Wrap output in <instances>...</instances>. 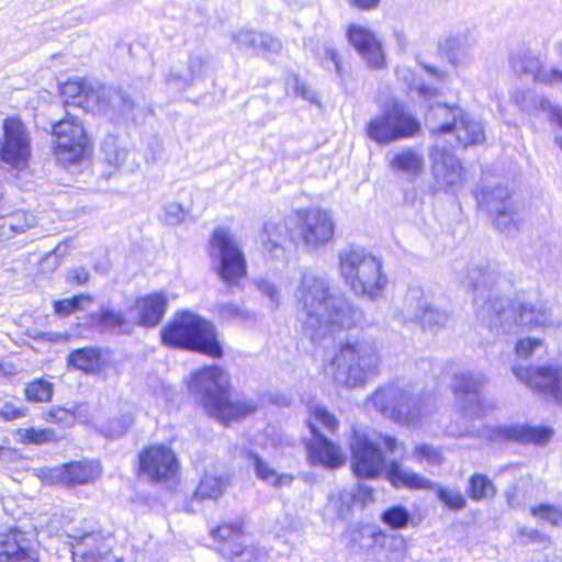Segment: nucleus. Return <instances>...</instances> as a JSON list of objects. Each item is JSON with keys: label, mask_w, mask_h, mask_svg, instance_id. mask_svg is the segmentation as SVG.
<instances>
[{"label": "nucleus", "mask_w": 562, "mask_h": 562, "mask_svg": "<svg viewBox=\"0 0 562 562\" xmlns=\"http://www.w3.org/2000/svg\"><path fill=\"white\" fill-rule=\"evenodd\" d=\"M498 278V270L488 262L474 265L468 271L469 283L475 292L476 315L491 333L507 337L526 330L559 326L560 322L553 315L552 304L547 300L538 297L535 301H512L491 295L485 297L484 291H490Z\"/></svg>", "instance_id": "1"}, {"label": "nucleus", "mask_w": 562, "mask_h": 562, "mask_svg": "<svg viewBox=\"0 0 562 562\" xmlns=\"http://www.w3.org/2000/svg\"><path fill=\"white\" fill-rule=\"evenodd\" d=\"M294 296L297 319L313 344L321 342L334 327L350 328L362 318L360 310L342 293L333 291L326 278L314 272L302 273Z\"/></svg>", "instance_id": "2"}, {"label": "nucleus", "mask_w": 562, "mask_h": 562, "mask_svg": "<svg viewBox=\"0 0 562 562\" xmlns=\"http://www.w3.org/2000/svg\"><path fill=\"white\" fill-rule=\"evenodd\" d=\"M397 77L406 82L411 90H416L426 102L428 110L425 113V125L431 134L446 135L454 132L457 145L467 148L485 140L483 124L463 113L459 106H449L447 103L432 102L437 99L439 90L429 87L415 77L407 68L396 71Z\"/></svg>", "instance_id": "3"}, {"label": "nucleus", "mask_w": 562, "mask_h": 562, "mask_svg": "<svg viewBox=\"0 0 562 562\" xmlns=\"http://www.w3.org/2000/svg\"><path fill=\"white\" fill-rule=\"evenodd\" d=\"M188 387L207 415L223 424L246 417L257 408L251 401L231 400L229 376L217 366L195 371Z\"/></svg>", "instance_id": "4"}, {"label": "nucleus", "mask_w": 562, "mask_h": 562, "mask_svg": "<svg viewBox=\"0 0 562 562\" xmlns=\"http://www.w3.org/2000/svg\"><path fill=\"white\" fill-rule=\"evenodd\" d=\"M380 364L375 341L361 337L341 342L333 358L324 363V372L337 385L358 387L378 374Z\"/></svg>", "instance_id": "5"}, {"label": "nucleus", "mask_w": 562, "mask_h": 562, "mask_svg": "<svg viewBox=\"0 0 562 562\" xmlns=\"http://www.w3.org/2000/svg\"><path fill=\"white\" fill-rule=\"evenodd\" d=\"M342 278L358 295L375 299L387 283L379 258L358 245H348L338 252Z\"/></svg>", "instance_id": "6"}, {"label": "nucleus", "mask_w": 562, "mask_h": 562, "mask_svg": "<svg viewBox=\"0 0 562 562\" xmlns=\"http://www.w3.org/2000/svg\"><path fill=\"white\" fill-rule=\"evenodd\" d=\"M166 346L198 351L214 358L223 355L215 326L200 316L181 312L161 333Z\"/></svg>", "instance_id": "7"}, {"label": "nucleus", "mask_w": 562, "mask_h": 562, "mask_svg": "<svg viewBox=\"0 0 562 562\" xmlns=\"http://www.w3.org/2000/svg\"><path fill=\"white\" fill-rule=\"evenodd\" d=\"M66 106H77L85 112L106 114L111 109L123 115H134L136 109L132 97L122 89L88 85L82 80H69L59 88Z\"/></svg>", "instance_id": "8"}, {"label": "nucleus", "mask_w": 562, "mask_h": 562, "mask_svg": "<svg viewBox=\"0 0 562 562\" xmlns=\"http://www.w3.org/2000/svg\"><path fill=\"white\" fill-rule=\"evenodd\" d=\"M381 445L392 453L396 448L397 440L392 436L353 429L350 441L351 469L357 477L374 479L380 475L385 468Z\"/></svg>", "instance_id": "9"}, {"label": "nucleus", "mask_w": 562, "mask_h": 562, "mask_svg": "<svg viewBox=\"0 0 562 562\" xmlns=\"http://www.w3.org/2000/svg\"><path fill=\"white\" fill-rule=\"evenodd\" d=\"M210 257L215 272L231 290L247 273L244 251L235 234L227 227L218 226L210 239Z\"/></svg>", "instance_id": "10"}, {"label": "nucleus", "mask_w": 562, "mask_h": 562, "mask_svg": "<svg viewBox=\"0 0 562 562\" xmlns=\"http://www.w3.org/2000/svg\"><path fill=\"white\" fill-rule=\"evenodd\" d=\"M370 401L383 416L406 426H415L424 415L423 401L411 385L392 383L381 386Z\"/></svg>", "instance_id": "11"}, {"label": "nucleus", "mask_w": 562, "mask_h": 562, "mask_svg": "<svg viewBox=\"0 0 562 562\" xmlns=\"http://www.w3.org/2000/svg\"><path fill=\"white\" fill-rule=\"evenodd\" d=\"M307 426L312 434V439L305 445L310 463L325 468H338L341 465L345 462V456L340 448L327 439L319 430V426H323L326 430L334 432L338 427L335 416L328 413L325 407L315 406L312 408Z\"/></svg>", "instance_id": "12"}, {"label": "nucleus", "mask_w": 562, "mask_h": 562, "mask_svg": "<svg viewBox=\"0 0 562 562\" xmlns=\"http://www.w3.org/2000/svg\"><path fill=\"white\" fill-rule=\"evenodd\" d=\"M419 122L397 101L386 104L383 112L367 124V136L379 145L414 136Z\"/></svg>", "instance_id": "13"}, {"label": "nucleus", "mask_w": 562, "mask_h": 562, "mask_svg": "<svg viewBox=\"0 0 562 562\" xmlns=\"http://www.w3.org/2000/svg\"><path fill=\"white\" fill-rule=\"evenodd\" d=\"M53 136L56 138L54 154L64 167L82 161L91 153V142L75 115L67 113L65 119L56 122Z\"/></svg>", "instance_id": "14"}, {"label": "nucleus", "mask_w": 562, "mask_h": 562, "mask_svg": "<svg viewBox=\"0 0 562 562\" xmlns=\"http://www.w3.org/2000/svg\"><path fill=\"white\" fill-rule=\"evenodd\" d=\"M72 562H122L116 559L106 540L100 532L82 527L66 530Z\"/></svg>", "instance_id": "15"}, {"label": "nucleus", "mask_w": 562, "mask_h": 562, "mask_svg": "<svg viewBox=\"0 0 562 562\" xmlns=\"http://www.w3.org/2000/svg\"><path fill=\"white\" fill-rule=\"evenodd\" d=\"M487 379L481 372H461L454 375L453 392L463 413L470 417H481L494 409V404L482 394Z\"/></svg>", "instance_id": "16"}, {"label": "nucleus", "mask_w": 562, "mask_h": 562, "mask_svg": "<svg viewBox=\"0 0 562 562\" xmlns=\"http://www.w3.org/2000/svg\"><path fill=\"white\" fill-rule=\"evenodd\" d=\"M31 157V138L24 123L16 117L3 122L0 139V160L13 169L26 168Z\"/></svg>", "instance_id": "17"}, {"label": "nucleus", "mask_w": 562, "mask_h": 562, "mask_svg": "<svg viewBox=\"0 0 562 562\" xmlns=\"http://www.w3.org/2000/svg\"><path fill=\"white\" fill-rule=\"evenodd\" d=\"M400 316L403 323L419 324L423 330L431 333L443 328L449 321V315L445 311L435 308L428 303L419 288H412L407 291Z\"/></svg>", "instance_id": "18"}, {"label": "nucleus", "mask_w": 562, "mask_h": 562, "mask_svg": "<svg viewBox=\"0 0 562 562\" xmlns=\"http://www.w3.org/2000/svg\"><path fill=\"white\" fill-rule=\"evenodd\" d=\"M138 461L139 475L155 483L172 480L179 471L176 453L165 445H154L143 449Z\"/></svg>", "instance_id": "19"}, {"label": "nucleus", "mask_w": 562, "mask_h": 562, "mask_svg": "<svg viewBox=\"0 0 562 562\" xmlns=\"http://www.w3.org/2000/svg\"><path fill=\"white\" fill-rule=\"evenodd\" d=\"M513 373L531 390L562 404V366L514 367Z\"/></svg>", "instance_id": "20"}, {"label": "nucleus", "mask_w": 562, "mask_h": 562, "mask_svg": "<svg viewBox=\"0 0 562 562\" xmlns=\"http://www.w3.org/2000/svg\"><path fill=\"white\" fill-rule=\"evenodd\" d=\"M297 226L304 244L316 249L331 240L335 221L328 211L311 207L297 212Z\"/></svg>", "instance_id": "21"}, {"label": "nucleus", "mask_w": 562, "mask_h": 562, "mask_svg": "<svg viewBox=\"0 0 562 562\" xmlns=\"http://www.w3.org/2000/svg\"><path fill=\"white\" fill-rule=\"evenodd\" d=\"M0 562H38L32 535L19 529L0 535Z\"/></svg>", "instance_id": "22"}, {"label": "nucleus", "mask_w": 562, "mask_h": 562, "mask_svg": "<svg viewBox=\"0 0 562 562\" xmlns=\"http://www.w3.org/2000/svg\"><path fill=\"white\" fill-rule=\"evenodd\" d=\"M552 435L553 431L549 427L514 424L492 428L488 438L494 442L515 441L543 446L549 442Z\"/></svg>", "instance_id": "23"}, {"label": "nucleus", "mask_w": 562, "mask_h": 562, "mask_svg": "<svg viewBox=\"0 0 562 562\" xmlns=\"http://www.w3.org/2000/svg\"><path fill=\"white\" fill-rule=\"evenodd\" d=\"M429 157L432 164V176L439 187L450 189L461 183L463 168L459 159L450 153V149L440 148L436 144L430 148Z\"/></svg>", "instance_id": "24"}, {"label": "nucleus", "mask_w": 562, "mask_h": 562, "mask_svg": "<svg viewBox=\"0 0 562 562\" xmlns=\"http://www.w3.org/2000/svg\"><path fill=\"white\" fill-rule=\"evenodd\" d=\"M168 300L161 292H154L148 295L138 297L131 313H135L134 323L143 327L157 326L167 311Z\"/></svg>", "instance_id": "25"}, {"label": "nucleus", "mask_w": 562, "mask_h": 562, "mask_svg": "<svg viewBox=\"0 0 562 562\" xmlns=\"http://www.w3.org/2000/svg\"><path fill=\"white\" fill-rule=\"evenodd\" d=\"M347 37L352 47L361 55L370 67L380 68L384 56L374 34L359 25H350Z\"/></svg>", "instance_id": "26"}, {"label": "nucleus", "mask_w": 562, "mask_h": 562, "mask_svg": "<svg viewBox=\"0 0 562 562\" xmlns=\"http://www.w3.org/2000/svg\"><path fill=\"white\" fill-rule=\"evenodd\" d=\"M509 61L516 74L530 76L536 83L552 85L553 68H547L530 50L513 54Z\"/></svg>", "instance_id": "27"}, {"label": "nucleus", "mask_w": 562, "mask_h": 562, "mask_svg": "<svg viewBox=\"0 0 562 562\" xmlns=\"http://www.w3.org/2000/svg\"><path fill=\"white\" fill-rule=\"evenodd\" d=\"M241 49H254L258 53H279L282 48L281 42L267 33L255 31H239L233 35Z\"/></svg>", "instance_id": "28"}, {"label": "nucleus", "mask_w": 562, "mask_h": 562, "mask_svg": "<svg viewBox=\"0 0 562 562\" xmlns=\"http://www.w3.org/2000/svg\"><path fill=\"white\" fill-rule=\"evenodd\" d=\"M512 98L521 111L531 112L535 108H539L548 112V120L562 128V108L552 104L547 98L541 97L537 103L533 95L525 90L515 91Z\"/></svg>", "instance_id": "29"}, {"label": "nucleus", "mask_w": 562, "mask_h": 562, "mask_svg": "<svg viewBox=\"0 0 562 562\" xmlns=\"http://www.w3.org/2000/svg\"><path fill=\"white\" fill-rule=\"evenodd\" d=\"M386 477L390 483L397 488L431 490L434 487V484L429 480L416 472L403 469L397 461L390 462L386 468Z\"/></svg>", "instance_id": "30"}, {"label": "nucleus", "mask_w": 562, "mask_h": 562, "mask_svg": "<svg viewBox=\"0 0 562 562\" xmlns=\"http://www.w3.org/2000/svg\"><path fill=\"white\" fill-rule=\"evenodd\" d=\"M57 477L63 484H88L98 476V468L90 462H70L61 465Z\"/></svg>", "instance_id": "31"}, {"label": "nucleus", "mask_w": 562, "mask_h": 562, "mask_svg": "<svg viewBox=\"0 0 562 562\" xmlns=\"http://www.w3.org/2000/svg\"><path fill=\"white\" fill-rule=\"evenodd\" d=\"M249 459L254 464L256 475L259 480L263 481L268 485L281 488L290 486L294 480V476L289 473H279L273 467L266 462L261 457L256 453H250Z\"/></svg>", "instance_id": "32"}, {"label": "nucleus", "mask_w": 562, "mask_h": 562, "mask_svg": "<svg viewBox=\"0 0 562 562\" xmlns=\"http://www.w3.org/2000/svg\"><path fill=\"white\" fill-rule=\"evenodd\" d=\"M228 486V479L222 474L205 473L196 487L193 499H218Z\"/></svg>", "instance_id": "33"}, {"label": "nucleus", "mask_w": 562, "mask_h": 562, "mask_svg": "<svg viewBox=\"0 0 562 562\" xmlns=\"http://www.w3.org/2000/svg\"><path fill=\"white\" fill-rule=\"evenodd\" d=\"M477 201L490 214L505 207H512L516 203L510 198L508 189L503 186L483 189L481 195L477 196Z\"/></svg>", "instance_id": "34"}, {"label": "nucleus", "mask_w": 562, "mask_h": 562, "mask_svg": "<svg viewBox=\"0 0 562 562\" xmlns=\"http://www.w3.org/2000/svg\"><path fill=\"white\" fill-rule=\"evenodd\" d=\"M390 168L394 172L401 171L415 177L419 175L424 168V158L415 150L405 149L392 157Z\"/></svg>", "instance_id": "35"}, {"label": "nucleus", "mask_w": 562, "mask_h": 562, "mask_svg": "<svg viewBox=\"0 0 562 562\" xmlns=\"http://www.w3.org/2000/svg\"><path fill=\"white\" fill-rule=\"evenodd\" d=\"M101 154L103 157V161L110 168L109 176L116 170L125 162L127 158V149L121 146L117 142V138L113 135H108L101 146Z\"/></svg>", "instance_id": "36"}, {"label": "nucleus", "mask_w": 562, "mask_h": 562, "mask_svg": "<svg viewBox=\"0 0 562 562\" xmlns=\"http://www.w3.org/2000/svg\"><path fill=\"white\" fill-rule=\"evenodd\" d=\"M101 352L98 348L85 347L74 350L68 356V364L87 373L100 368Z\"/></svg>", "instance_id": "37"}, {"label": "nucleus", "mask_w": 562, "mask_h": 562, "mask_svg": "<svg viewBox=\"0 0 562 562\" xmlns=\"http://www.w3.org/2000/svg\"><path fill=\"white\" fill-rule=\"evenodd\" d=\"M495 216L496 228L507 235H513L519 231L522 217L520 214L519 203H515L512 207H505L491 213Z\"/></svg>", "instance_id": "38"}, {"label": "nucleus", "mask_w": 562, "mask_h": 562, "mask_svg": "<svg viewBox=\"0 0 562 562\" xmlns=\"http://www.w3.org/2000/svg\"><path fill=\"white\" fill-rule=\"evenodd\" d=\"M217 315L225 322H238L240 324L251 323L256 321L254 312L233 302L220 303L216 306Z\"/></svg>", "instance_id": "39"}, {"label": "nucleus", "mask_w": 562, "mask_h": 562, "mask_svg": "<svg viewBox=\"0 0 562 562\" xmlns=\"http://www.w3.org/2000/svg\"><path fill=\"white\" fill-rule=\"evenodd\" d=\"M24 393L29 402L47 403L53 397L54 385L44 379H35L26 383Z\"/></svg>", "instance_id": "40"}, {"label": "nucleus", "mask_w": 562, "mask_h": 562, "mask_svg": "<svg viewBox=\"0 0 562 562\" xmlns=\"http://www.w3.org/2000/svg\"><path fill=\"white\" fill-rule=\"evenodd\" d=\"M469 496L473 501H483L493 497L496 493L492 481L482 474H474L469 481Z\"/></svg>", "instance_id": "41"}, {"label": "nucleus", "mask_w": 562, "mask_h": 562, "mask_svg": "<svg viewBox=\"0 0 562 562\" xmlns=\"http://www.w3.org/2000/svg\"><path fill=\"white\" fill-rule=\"evenodd\" d=\"M16 438L23 443L44 445L56 442L58 437L52 428H22L16 431Z\"/></svg>", "instance_id": "42"}, {"label": "nucleus", "mask_w": 562, "mask_h": 562, "mask_svg": "<svg viewBox=\"0 0 562 562\" xmlns=\"http://www.w3.org/2000/svg\"><path fill=\"white\" fill-rule=\"evenodd\" d=\"M77 417H80V413L56 406L43 414V418L48 423L58 424L61 427H71L75 425Z\"/></svg>", "instance_id": "43"}, {"label": "nucleus", "mask_w": 562, "mask_h": 562, "mask_svg": "<svg viewBox=\"0 0 562 562\" xmlns=\"http://www.w3.org/2000/svg\"><path fill=\"white\" fill-rule=\"evenodd\" d=\"M265 234L267 239L262 238V243L269 251H273L281 247L282 241L286 238L288 231L283 223H267Z\"/></svg>", "instance_id": "44"}, {"label": "nucleus", "mask_w": 562, "mask_h": 562, "mask_svg": "<svg viewBox=\"0 0 562 562\" xmlns=\"http://www.w3.org/2000/svg\"><path fill=\"white\" fill-rule=\"evenodd\" d=\"M92 318L97 325L106 328H120L126 323V318L122 312L104 306H102L98 313L93 314Z\"/></svg>", "instance_id": "45"}, {"label": "nucleus", "mask_w": 562, "mask_h": 562, "mask_svg": "<svg viewBox=\"0 0 562 562\" xmlns=\"http://www.w3.org/2000/svg\"><path fill=\"white\" fill-rule=\"evenodd\" d=\"M92 297L86 294L75 295L70 299L56 301L54 303V311L56 314L61 316H68L76 311H80L83 307V304L91 303Z\"/></svg>", "instance_id": "46"}, {"label": "nucleus", "mask_w": 562, "mask_h": 562, "mask_svg": "<svg viewBox=\"0 0 562 562\" xmlns=\"http://www.w3.org/2000/svg\"><path fill=\"white\" fill-rule=\"evenodd\" d=\"M381 518L392 529H403L408 525L411 514L403 506H393L383 512Z\"/></svg>", "instance_id": "47"}, {"label": "nucleus", "mask_w": 562, "mask_h": 562, "mask_svg": "<svg viewBox=\"0 0 562 562\" xmlns=\"http://www.w3.org/2000/svg\"><path fill=\"white\" fill-rule=\"evenodd\" d=\"M413 457L419 462L426 461L434 465L441 464L443 460L441 450L429 443L416 446L413 451Z\"/></svg>", "instance_id": "48"}, {"label": "nucleus", "mask_w": 562, "mask_h": 562, "mask_svg": "<svg viewBox=\"0 0 562 562\" xmlns=\"http://www.w3.org/2000/svg\"><path fill=\"white\" fill-rule=\"evenodd\" d=\"M531 514L544 521H548L552 526L562 525V508L550 505L541 504L531 508Z\"/></svg>", "instance_id": "49"}, {"label": "nucleus", "mask_w": 562, "mask_h": 562, "mask_svg": "<svg viewBox=\"0 0 562 562\" xmlns=\"http://www.w3.org/2000/svg\"><path fill=\"white\" fill-rule=\"evenodd\" d=\"M188 211L177 202L167 203L164 206L161 221L165 225L177 226L184 222Z\"/></svg>", "instance_id": "50"}, {"label": "nucleus", "mask_w": 562, "mask_h": 562, "mask_svg": "<svg viewBox=\"0 0 562 562\" xmlns=\"http://www.w3.org/2000/svg\"><path fill=\"white\" fill-rule=\"evenodd\" d=\"M165 82L168 90L177 93H181L193 86L192 79L188 75H183L175 68L169 69Z\"/></svg>", "instance_id": "51"}, {"label": "nucleus", "mask_w": 562, "mask_h": 562, "mask_svg": "<svg viewBox=\"0 0 562 562\" xmlns=\"http://www.w3.org/2000/svg\"><path fill=\"white\" fill-rule=\"evenodd\" d=\"M265 558L266 553L252 546H236L231 555L233 562H260Z\"/></svg>", "instance_id": "52"}, {"label": "nucleus", "mask_w": 562, "mask_h": 562, "mask_svg": "<svg viewBox=\"0 0 562 562\" xmlns=\"http://www.w3.org/2000/svg\"><path fill=\"white\" fill-rule=\"evenodd\" d=\"M437 496L447 507L452 510L463 509L467 505L465 498L459 491L439 487Z\"/></svg>", "instance_id": "53"}, {"label": "nucleus", "mask_w": 562, "mask_h": 562, "mask_svg": "<svg viewBox=\"0 0 562 562\" xmlns=\"http://www.w3.org/2000/svg\"><path fill=\"white\" fill-rule=\"evenodd\" d=\"M132 425V418L128 416H122L120 418H114L109 422L108 426L103 428L101 431L105 437L109 438H120L124 434H126L127 429Z\"/></svg>", "instance_id": "54"}, {"label": "nucleus", "mask_w": 562, "mask_h": 562, "mask_svg": "<svg viewBox=\"0 0 562 562\" xmlns=\"http://www.w3.org/2000/svg\"><path fill=\"white\" fill-rule=\"evenodd\" d=\"M257 290L270 300V307L276 310L280 305V292L276 284L266 278L255 281Z\"/></svg>", "instance_id": "55"}, {"label": "nucleus", "mask_w": 562, "mask_h": 562, "mask_svg": "<svg viewBox=\"0 0 562 562\" xmlns=\"http://www.w3.org/2000/svg\"><path fill=\"white\" fill-rule=\"evenodd\" d=\"M355 499V493L344 490L339 491L336 496H333L330 502L337 515L344 517L349 513Z\"/></svg>", "instance_id": "56"}, {"label": "nucleus", "mask_w": 562, "mask_h": 562, "mask_svg": "<svg viewBox=\"0 0 562 562\" xmlns=\"http://www.w3.org/2000/svg\"><path fill=\"white\" fill-rule=\"evenodd\" d=\"M5 220H13L14 227H10L11 237L14 234L23 233L26 228L33 226L35 224V217L33 215H27L24 213H16L12 216L4 217Z\"/></svg>", "instance_id": "57"}, {"label": "nucleus", "mask_w": 562, "mask_h": 562, "mask_svg": "<svg viewBox=\"0 0 562 562\" xmlns=\"http://www.w3.org/2000/svg\"><path fill=\"white\" fill-rule=\"evenodd\" d=\"M541 344L542 341L538 338H521L516 342L515 350L518 357L528 358Z\"/></svg>", "instance_id": "58"}, {"label": "nucleus", "mask_w": 562, "mask_h": 562, "mask_svg": "<svg viewBox=\"0 0 562 562\" xmlns=\"http://www.w3.org/2000/svg\"><path fill=\"white\" fill-rule=\"evenodd\" d=\"M519 536L524 539L522 542L525 544L539 543L543 547H547L550 544V538L547 535L541 533L537 529L524 527L519 530Z\"/></svg>", "instance_id": "59"}, {"label": "nucleus", "mask_w": 562, "mask_h": 562, "mask_svg": "<svg viewBox=\"0 0 562 562\" xmlns=\"http://www.w3.org/2000/svg\"><path fill=\"white\" fill-rule=\"evenodd\" d=\"M205 70V61L201 56H191L188 61V76L192 79L193 85L203 79Z\"/></svg>", "instance_id": "60"}, {"label": "nucleus", "mask_w": 562, "mask_h": 562, "mask_svg": "<svg viewBox=\"0 0 562 562\" xmlns=\"http://www.w3.org/2000/svg\"><path fill=\"white\" fill-rule=\"evenodd\" d=\"M322 64L325 68L330 69V66H334L336 75L338 77H342V66L341 59L337 50L333 47H326L324 52V57L322 59Z\"/></svg>", "instance_id": "61"}, {"label": "nucleus", "mask_w": 562, "mask_h": 562, "mask_svg": "<svg viewBox=\"0 0 562 562\" xmlns=\"http://www.w3.org/2000/svg\"><path fill=\"white\" fill-rule=\"evenodd\" d=\"M26 408H18L11 403H4L0 408V417L4 420H14L26 415Z\"/></svg>", "instance_id": "62"}, {"label": "nucleus", "mask_w": 562, "mask_h": 562, "mask_svg": "<svg viewBox=\"0 0 562 562\" xmlns=\"http://www.w3.org/2000/svg\"><path fill=\"white\" fill-rule=\"evenodd\" d=\"M239 527L236 525H221L211 531L214 539L227 540L239 535Z\"/></svg>", "instance_id": "63"}, {"label": "nucleus", "mask_w": 562, "mask_h": 562, "mask_svg": "<svg viewBox=\"0 0 562 562\" xmlns=\"http://www.w3.org/2000/svg\"><path fill=\"white\" fill-rule=\"evenodd\" d=\"M90 279V273L83 267H77L69 271L67 280L68 282L76 283L78 285L86 284Z\"/></svg>", "instance_id": "64"}]
</instances>
